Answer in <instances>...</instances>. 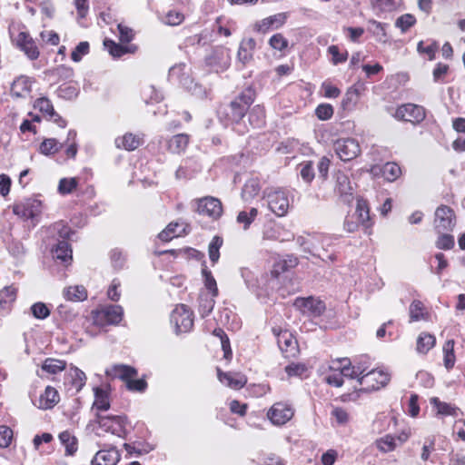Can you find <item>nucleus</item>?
<instances>
[{
    "label": "nucleus",
    "instance_id": "nucleus-1",
    "mask_svg": "<svg viewBox=\"0 0 465 465\" xmlns=\"http://www.w3.org/2000/svg\"><path fill=\"white\" fill-rule=\"evenodd\" d=\"M360 226L363 227L366 234L370 235L371 233L372 223L370 218L369 206L362 198L357 199L355 212L352 214H349L344 221V229L348 232H356Z\"/></svg>",
    "mask_w": 465,
    "mask_h": 465
},
{
    "label": "nucleus",
    "instance_id": "nucleus-2",
    "mask_svg": "<svg viewBox=\"0 0 465 465\" xmlns=\"http://www.w3.org/2000/svg\"><path fill=\"white\" fill-rule=\"evenodd\" d=\"M264 204L278 217H284L290 209L289 193L282 188H267L262 196Z\"/></svg>",
    "mask_w": 465,
    "mask_h": 465
},
{
    "label": "nucleus",
    "instance_id": "nucleus-3",
    "mask_svg": "<svg viewBox=\"0 0 465 465\" xmlns=\"http://www.w3.org/2000/svg\"><path fill=\"white\" fill-rule=\"evenodd\" d=\"M253 101V94L251 90L242 92L229 104V112H227L229 119L238 124Z\"/></svg>",
    "mask_w": 465,
    "mask_h": 465
},
{
    "label": "nucleus",
    "instance_id": "nucleus-4",
    "mask_svg": "<svg viewBox=\"0 0 465 465\" xmlns=\"http://www.w3.org/2000/svg\"><path fill=\"white\" fill-rule=\"evenodd\" d=\"M295 414L293 405L289 401H278L271 406L266 417L275 426H282L289 422Z\"/></svg>",
    "mask_w": 465,
    "mask_h": 465
},
{
    "label": "nucleus",
    "instance_id": "nucleus-5",
    "mask_svg": "<svg viewBox=\"0 0 465 465\" xmlns=\"http://www.w3.org/2000/svg\"><path fill=\"white\" fill-rule=\"evenodd\" d=\"M96 422L105 432H110L119 438H125L126 436L127 422L124 416H103L96 413Z\"/></svg>",
    "mask_w": 465,
    "mask_h": 465
},
{
    "label": "nucleus",
    "instance_id": "nucleus-6",
    "mask_svg": "<svg viewBox=\"0 0 465 465\" xmlns=\"http://www.w3.org/2000/svg\"><path fill=\"white\" fill-rule=\"evenodd\" d=\"M390 380L391 375L389 372L381 369H372L359 377L358 383L365 391H376L386 386Z\"/></svg>",
    "mask_w": 465,
    "mask_h": 465
},
{
    "label": "nucleus",
    "instance_id": "nucleus-7",
    "mask_svg": "<svg viewBox=\"0 0 465 465\" xmlns=\"http://www.w3.org/2000/svg\"><path fill=\"white\" fill-rule=\"evenodd\" d=\"M124 311L119 305H108L93 312L94 324L105 326L109 324L116 325L123 319Z\"/></svg>",
    "mask_w": 465,
    "mask_h": 465
},
{
    "label": "nucleus",
    "instance_id": "nucleus-8",
    "mask_svg": "<svg viewBox=\"0 0 465 465\" xmlns=\"http://www.w3.org/2000/svg\"><path fill=\"white\" fill-rule=\"evenodd\" d=\"M171 323L176 333L188 332L193 326V314L185 305H177L172 312Z\"/></svg>",
    "mask_w": 465,
    "mask_h": 465
},
{
    "label": "nucleus",
    "instance_id": "nucleus-9",
    "mask_svg": "<svg viewBox=\"0 0 465 465\" xmlns=\"http://www.w3.org/2000/svg\"><path fill=\"white\" fill-rule=\"evenodd\" d=\"M337 156L344 162L356 158L361 153L359 142L354 138H340L333 143Z\"/></svg>",
    "mask_w": 465,
    "mask_h": 465
},
{
    "label": "nucleus",
    "instance_id": "nucleus-10",
    "mask_svg": "<svg viewBox=\"0 0 465 465\" xmlns=\"http://www.w3.org/2000/svg\"><path fill=\"white\" fill-rule=\"evenodd\" d=\"M392 116L399 121L419 124L425 118V110L422 106L414 104H405L397 107Z\"/></svg>",
    "mask_w": 465,
    "mask_h": 465
},
{
    "label": "nucleus",
    "instance_id": "nucleus-11",
    "mask_svg": "<svg viewBox=\"0 0 465 465\" xmlns=\"http://www.w3.org/2000/svg\"><path fill=\"white\" fill-rule=\"evenodd\" d=\"M288 17L289 14L285 12L267 16L261 20H257L252 25V30L253 32L262 35H265L272 30H278L285 25Z\"/></svg>",
    "mask_w": 465,
    "mask_h": 465
},
{
    "label": "nucleus",
    "instance_id": "nucleus-12",
    "mask_svg": "<svg viewBox=\"0 0 465 465\" xmlns=\"http://www.w3.org/2000/svg\"><path fill=\"white\" fill-rule=\"evenodd\" d=\"M231 56L228 49L224 47H217L206 56L205 64L210 70L216 73L223 72L230 66Z\"/></svg>",
    "mask_w": 465,
    "mask_h": 465
},
{
    "label": "nucleus",
    "instance_id": "nucleus-13",
    "mask_svg": "<svg viewBox=\"0 0 465 465\" xmlns=\"http://www.w3.org/2000/svg\"><path fill=\"white\" fill-rule=\"evenodd\" d=\"M349 364V359L342 358L332 361L329 366L330 372L324 377V381L334 387H341L343 383V378H350V374L345 373L346 364Z\"/></svg>",
    "mask_w": 465,
    "mask_h": 465
},
{
    "label": "nucleus",
    "instance_id": "nucleus-14",
    "mask_svg": "<svg viewBox=\"0 0 465 465\" xmlns=\"http://www.w3.org/2000/svg\"><path fill=\"white\" fill-rule=\"evenodd\" d=\"M13 41L16 46L25 53L30 60H36L39 57V50L31 35L25 32H18L16 35L12 34Z\"/></svg>",
    "mask_w": 465,
    "mask_h": 465
},
{
    "label": "nucleus",
    "instance_id": "nucleus-15",
    "mask_svg": "<svg viewBox=\"0 0 465 465\" xmlns=\"http://www.w3.org/2000/svg\"><path fill=\"white\" fill-rule=\"evenodd\" d=\"M455 226V215L453 211L445 205L437 208L435 212L434 227L439 232H449Z\"/></svg>",
    "mask_w": 465,
    "mask_h": 465
},
{
    "label": "nucleus",
    "instance_id": "nucleus-16",
    "mask_svg": "<svg viewBox=\"0 0 465 465\" xmlns=\"http://www.w3.org/2000/svg\"><path fill=\"white\" fill-rule=\"evenodd\" d=\"M294 306L303 314L310 316H320L325 311L324 302L313 297L297 298Z\"/></svg>",
    "mask_w": 465,
    "mask_h": 465
},
{
    "label": "nucleus",
    "instance_id": "nucleus-17",
    "mask_svg": "<svg viewBox=\"0 0 465 465\" xmlns=\"http://www.w3.org/2000/svg\"><path fill=\"white\" fill-rule=\"evenodd\" d=\"M197 211L200 214L207 215L216 220L222 216L223 205L219 199L207 196L198 201Z\"/></svg>",
    "mask_w": 465,
    "mask_h": 465
},
{
    "label": "nucleus",
    "instance_id": "nucleus-18",
    "mask_svg": "<svg viewBox=\"0 0 465 465\" xmlns=\"http://www.w3.org/2000/svg\"><path fill=\"white\" fill-rule=\"evenodd\" d=\"M186 65L184 64H175L169 70V78L171 81L178 82L184 88L196 93V89L200 88L197 84H193V79L185 72Z\"/></svg>",
    "mask_w": 465,
    "mask_h": 465
},
{
    "label": "nucleus",
    "instance_id": "nucleus-19",
    "mask_svg": "<svg viewBox=\"0 0 465 465\" xmlns=\"http://www.w3.org/2000/svg\"><path fill=\"white\" fill-rule=\"evenodd\" d=\"M35 108L38 109L45 114L48 120L55 123L59 127L64 128L66 126V121L63 119L54 109L51 101L46 97L38 98L35 102Z\"/></svg>",
    "mask_w": 465,
    "mask_h": 465
},
{
    "label": "nucleus",
    "instance_id": "nucleus-20",
    "mask_svg": "<svg viewBox=\"0 0 465 465\" xmlns=\"http://www.w3.org/2000/svg\"><path fill=\"white\" fill-rule=\"evenodd\" d=\"M275 336H277V343L280 350L286 354V357L294 356L297 351V341L293 336L287 331H277L272 329Z\"/></svg>",
    "mask_w": 465,
    "mask_h": 465
},
{
    "label": "nucleus",
    "instance_id": "nucleus-21",
    "mask_svg": "<svg viewBox=\"0 0 465 465\" xmlns=\"http://www.w3.org/2000/svg\"><path fill=\"white\" fill-rule=\"evenodd\" d=\"M217 376L223 384L233 390H240L247 383L246 376L241 372H223L218 369Z\"/></svg>",
    "mask_w": 465,
    "mask_h": 465
},
{
    "label": "nucleus",
    "instance_id": "nucleus-22",
    "mask_svg": "<svg viewBox=\"0 0 465 465\" xmlns=\"http://www.w3.org/2000/svg\"><path fill=\"white\" fill-rule=\"evenodd\" d=\"M120 458L121 455L116 448L101 450L94 455L92 465H116Z\"/></svg>",
    "mask_w": 465,
    "mask_h": 465
},
{
    "label": "nucleus",
    "instance_id": "nucleus-23",
    "mask_svg": "<svg viewBox=\"0 0 465 465\" xmlns=\"http://www.w3.org/2000/svg\"><path fill=\"white\" fill-rule=\"evenodd\" d=\"M255 48L256 41L253 38L242 39L237 52L238 62L242 64V65L249 64L253 59Z\"/></svg>",
    "mask_w": 465,
    "mask_h": 465
},
{
    "label": "nucleus",
    "instance_id": "nucleus-24",
    "mask_svg": "<svg viewBox=\"0 0 465 465\" xmlns=\"http://www.w3.org/2000/svg\"><path fill=\"white\" fill-rule=\"evenodd\" d=\"M262 238L265 240L288 241L293 238L290 232H286L280 224L270 223L266 225L262 232Z\"/></svg>",
    "mask_w": 465,
    "mask_h": 465
},
{
    "label": "nucleus",
    "instance_id": "nucleus-25",
    "mask_svg": "<svg viewBox=\"0 0 465 465\" xmlns=\"http://www.w3.org/2000/svg\"><path fill=\"white\" fill-rule=\"evenodd\" d=\"M105 374L112 379H120L127 382L130 378H134L137 375V371L131 366L116 364L108 368L105 371Z\"/></svg>",
    "mask_w": 465,
    "mask_h": 465
},
{
    "label": "nucleus",
    "instance_id": "nucleus-26",
    "mask_svg": "<svg viewBox=\"0 0 465 465\" xmlns=\"http://www.w3.org/2000/svg\"><path fill=\"white\" fill-rule=\"evenodd\" d=\"M58 401L59 394L57 391L54 387L47 386L35 404L39 409L48 410L52 409Z\"/></svg>",
    "mask_w": 465,
    "mask_h": 465
},
{
    "label": "nucleus",
    "instance_id": "nucleus-27",
    "mask_svg": "<svg viewBox=\"0 0 465 465\" xmlns=\"http://www.w3.org/2000/svg\"><path fill=\"white\" fill-rule=\"evenodd\" d=\"M189 141L190 137L186 134H175L167 140V150L172 153L181 154L185 152Z\"/></svg>",
    "mask_w": 465,
    "mask_h": 465
},
{
    "label": "nucleus",
    "instance_id": "nucleus-28",
    "mask_svg": "<svg viewBox=\"0 0 465 465\" xmlns=\"http://www.w3.org/2000/svg\"><path fill=\"white\" fill-rule=\"evenodd\" d=\"M345 373L350 374L351 379H357L364 375L370 370V362L367 357H362L359 361H355L353 364L349 361L346 364Z\"/></svg>",
    "mask_w": 465,
    "mask_h": 465
},
{
    "label": "nucleus",
    "instance_id": "nucleus-29",
    "mask_svg": "<svg viewBox=\"0 0 465 465\" xmlns=\"http://www.w3.org/2000/svg\"><path fill=\"white\" fill-rule=\"evenodd\" d=\"M32 88V80L27 76L17 77L11 87V93L15 97H26L29 95Z\"/></svg>",
    "mask_w": 465,
    "mask_h": 465
},
{
    "label": "nucleus",
    "instance_id": "nucleus-30",
    "mask_svg": "<svg viewBox=\"0 0 465 465\" xmlns=\"http://www.w3.org/2000/svg\"><path fill=\"white\" fill-rule=\"evenodd\" d=\"M39 203L36 201L34 202H25L22 203H17L14 206V213L25 219H33L39 213Z\"/></svg>",
    "mask_w": 465,
    "mask_h": 465
},
{
    "label": "nucleus",
    "instance_id": "nucleus-31",
    "mask_svg": "<svg viewBox=\"0 0 465 465\" xmlns=\"http://www.w3.org/2000/svg\"><path fill=\"white\" fill-rule=\"evenodd\" d=\"M115 146L119 149L127 151H134L138 148L142 143V138L131 133H127L123 136L115 139Z\"/></svg>",
    "mask_w": 465,
    "mask_h": 465
},
{
    "label": "nucleus",
    "instance_id": "nucleus-32",
    "mask_svg": "<svg viewBox=\"0 0 465 465\" xmlns=\"http://www.w3.org/2000/svg\"><path fill=\"white\" fill-rule=\"evenodd\" d=\"M53 257L64 264L72 261V249L66 241H60L53 250Z\"/></svg>",
    "mask_w": 465,
    "mask_h": 465
},
{
    "label": "nucleus",
    "instance_id": "nucleus-33",
    "mask_svg": "<svg viewBox=\"0 0 465 465\" xmlns=\"http://www.w3.org/2000/svg\"><path fill=\"white\" fill-rule=\"evenodd\" d=\"M430 402L436 410L438 415L457 417L459 414V408L450 403L441 401L437 397L431 398Z\"/></svg>",
    "mask_w": 465,
    "mask_h": 465
},
{
    "label": "nucleus",
    "instance_id": "nucleus-34",
    "mask_svg": "<svg viewBox=\"0 0 465 465\" xmlns=\"http://www.w3.org/2000/svg\"><path fill=\"white\" fill-rule=\"evenodd\" d=\"M436 344V338L429 332H421L417 339L416 351L420 354H427Z\"/></svg>",
    "mask_w": 465,
    "mask_h": 465
},
{
    "label": "nucleus",
    "instance_id": "nucleus-35",
    "mask_svg": "<svg viewBox=\"0 0 465 465\" xmlns=\"http://www.w3.org/2000/svg\"><path fill=\"white\" fill-rule=\"evenodd\" d=\"M94 401L93 409L97 411H104L110 408L109 393L103 388H94Z\"/></svg>",
    "mask_w": 465,
    "mask_h": 465
},
{
    "label": "nucleus",
    "instance_id": "nucleus-36",
    "mask_svg": "<svg viewBox=\"0 0 465 465\" xmlns=\"http://www.w3.org/2000/svg\"><path fill=\"white\" fill-rule=\"evenodd\" d=\"M261 190L260 181L257 178H251L247 180L242 190V198L244 202L252 201L258 195Z\"/></svg>",
    "mask_w": 465,
    "mask_h": 465
},
{
    "label": "nucleus",
    "instance_id": "nucleus-37",
    "mask_svg": "<svg viewBox=\"0 0 465 465\" xmlns=\"http://www.w3.org/2000/svg\"><path fill=\"white\" fill-rule=\"evenodd\" d=\"M184 232V225L179 223H171L163 230L158 237L163 242H169L175 237L181 236Z\"/></svg>",
    "mask_w": 465,
    "mask_h": 465
},
{
    "label": "nucleus",
    "instance_id": "nucleus-38",
    "mask_svg": "<svg viewBox=\"0 0 465 465\" xmlns=\"http://www.w3.org/2000/svg\"><path fill=\"white\" fill-rule=\"evenodd\" d=\"M64 297L71 302H82L87 298V291L83 285H74L65 288Z\"/></svg>",
    "mask_w": 465,
    "mask_h": 465
},
{
    "label": "nucleus",
    "instance_id": "nucleus-39",
    "mask_svg": "<svg viewBox=\"0 0 465 465\" xmlns=\"http://www.w3.org/2000/svg\"><path fill=\"white\" fill-rule=\"evenodd\" d=\"M335 190L341 194V195H351L352 193V186L350 181L349 176L342 173L338 172L335 174Z\"/></svg>",
    "mask_w": 465,
    "mask_h": 465
},
{
    "label": "nucleus",
    "instance_id": "nucleus-40",
    "mask_svg": "<svg viewBox=\"0 0 465 465\" xmlns=\"http://www.w3.org/2000/svg\"><path fill=\"white\" fill-rule=\"evenodd\" d=\"M454 345H455L454 340H448L442 347L443 363H444V367L448 371L451 370L454 367L455 362H456Z\"/></svg>",
    "mask_w": 465,
    "mask_h": 465
},
{
    "label": "nucleus",
    "instance_id": "nucleus-41",
    "mask_svg": "<svg viewBox=\"0 0 465 465\" xmlns=\"http://www.w3.org/2000/svg\"><path fill=\"white\" fill-rule=\"evenodd\" d=\"M16 288L13 285L5 286L0 291V311L9 309L11 304L15 301Z\"/></svg>",
    "mask_w": 465,
    "mask_h": 465
},
{
    "label": "nucleus",
    "instance_id": "nucleus-42",
    "mask_svg": "<svg viewBox=\"0 0 465 465\" xmlns=\"http://www.w3.org/2000/svg\"><path fill=\"white\" fill-rule=\"evenodd\" d=\"M59 440L65 448L66 455H74L77 450V440L68 430H64L59 434Z\"/></svg>",
    "mask_w": 465,
    "mask_h": 465
},
{
    "label": "nucleus",
    "instance_id": "nucleus-43",
    "mask_svg": "<svg viewBox=\"0 0 465 465\" xmlns=\"http://www.w3.org/2000/svg\"><path fill=\"white\" fill-rule=\"evenodd\" d=\"M368 25H369L367 30L372 34V35L376 38L378 42H387V34L384 24H381L375 20H370L368 22Z\"/></svg>",
    "mask_w": 465,
    "mask_h": 465
},
{
    "label": "nucleus",
    "instance_id": "nucleus-44",
    "mask_svg": "<svg viewBox=\"0 0 465 465\" xmlns=\"http://www.w3.org/2000/svg\"><path fill=\"white\" fill-rule=\"evenodd\" d=\"M62 147L63 143H59L56 139L47 138L41 143L39 152L44 155L49 156L56 153Z\"/></svg>",
    "mask_w": 465,
    "mask_h": 465
},
{
    "label": "nucleus",
    "instance_id": "nucleus-45",
    "mask_svg": "<svg viewBox=\"0 0 465 465\" xmlns=\"http://www.w3.org/2000/svg\"><path fill=\"white\" fill-rule=\"evenodd\" d=\"M265 113L263 107L255 105L249 113L248 119L252 127L260 128L264 124Z\"/></svg>",
    "mask_w": 465,
    "mask_h": 465
},
{
    "label": "nucleus",
    "instance_id": "nucleus-46",
    "mask_svg": "<svg viewBox=\"0 0 465 465\" xmlns=\"http://www.w3.org/2000/svg\"><path fill=\"white\" fill-rule=\"evenodd\" d=\"M258 215V209L252 207L249 211H242L238 213L236 221L239 224H242L243 230L249 229L252 223Z\"/></svg>",
    "mask_w": 465,
    "mask_h": 465
},
{
    "label": "nucleus",
    "instance_id": "nucleus-47",
    "mask_svg": "<svg viewBox=\"0 0 465 465\" xmlns=\"http://www.w3.org/2000/svg\"><path fill=\"white\" fill-rule=\"evenodd\" d=\"M375 445L378 450L382 452H390L396 449L398 443L396 438L391 434H387L375 441Z\"/></svg>",
    "mask_w": 465,
    "mask_h": 465
},
{
    "label": "nucleus",
    "instance_id": "nucleus-48",
    "mask_svg": "<svg viewBox=\"0 0 465 465\" xmlns=\"http://www.w3.org/2000/svg\"><path fill=\"white\" fill-rule=\"evenodd\" d=\"M65 367V361L58 359L48 358L44 361L42 370L51 374H56L64 371Z\"/></svg>",
    "mask_w": 465,
    "mask_h": 465
},
{
    "label": "nucleus",
    "instance_id": "nucleus-49",
    "mask_svg": "<svg viewBox=\"0 0 465 465\" xmlns=\"http://www.w3.org/2000/svg\"><path fill=\"white\" fill-rule=\"evenodd\" d=\"M382 176L389 182H393L401 174V167L396 163H386L381 169Z\"/></svg>",
    "mask_w": 465,
    "mask_h": 465
},
{
    "label": "nucleus",
    "instance_id": "nucleus-50",
    "mask_svg": "<svg viewBox=\"0 0 465 465\" xmlns=\"http://www.w3.org/2000/svg\"><path fill=\"white\" fill-rule=\"evenodd\" d=\"M65 146V154L69 158H74L77 154L78 146L76 143V132L74 130H69L67 138L63 146Z\"/></svg>",
    "mask_w": 465,
    "mask_h": 465
},
{
    "label": "nucleus",
    "instance_id": "nucleus-51",
    "mask_svg": "<svg viewBox=\"0 0 465 465\" xmlns=\"http://www.w3.org/2000/svg\"><path fill=\"white\" fill-rule=\"evenodd\" d=\"M399 5V0H371V5L377 14L391 12Z\"/></svg>",
    "mask_w": 465,
    "mask_h": 465
},
{
    "label": "nucleus",
    "instance_id": "nucleus-52",
    "mask_svg": "<svg viewBox=\"0 0 465 465\" xmlns=\"http://www.w3.org/2000/svg\"><path fill=\"white\" fill-rule=\"evenodd\" d=\"M327 52L331 55V64L334 65L342 64L348 59V52L346 50L341 52L339 46L337 45H330L327 49Z\"/></svg>",
    "mask_w": 465,
    "mask_h": 465
},
{
    "label": "nucleus",
    "instance_id": "nucleus-53",
    "mask_svg": "<svg viewBox=\"0 0 465 465\" xmlns=\"http://www.w3.org/2000/svg\"><path fill=\"white\" fill-rule=\"evenodd\" d=\"M223 245V239L220 236H214L208 246L209 258L213 263L218 262L220 258V249Z\"/></svg>",
    "mask_w": 465,
    "mask_h": 465
},
{
    "label": "nucleus",
    "instance_id": "nucleus-54",
    "mask_svg": "<svg viewBox=\"0 0 465 465\" xmlns=\"http://www.w3.org/2000/svg\"><path fill=\"white\" fill-rule=\"evenodd\" d=\"M204 280V286L210 292L211 296L216 297L218 295V288L215 279L212 272L204 266L202 270Z\"/></svg>",
    "mask_w": 465,
    "mask_h": 465
},
{
    "label": "nucleus",
    "instance_id": "nucleus-55",
    "mask_svg": "<svg viewBox=\"0 0 465 465\" xmlns=\"http://www.w3.org/2000/svg\"><path fill=\"white\" fill-rule=\"evenodd\" d=\"M69 375L72 378L73 385L79 391L85 384L86 376L83 371L76 367H72L69 371Z\"/></svg>",
    "mask_w": 465,
    "mask_h": 465
},
{
    "label": "nucleus",
    "instance_id": "nucleus-56",
    "mask_svg": "<svg viewBox=\"0 0 465 465\" xmlns=\"http://www.w3.org/2000/svg\"><path fill=\"white\" fill-rule=\"evenodd\" d=\"M268 44L273 50L282 52L288 47L289 42L282 34L277 33L270 37Z\"/></svg>",
    "mask_w": 465,
    "mask_h": 465
},
{
    "label": "nucleus",
    "instance_id": "nucleus-57",
    "mask_svg": "<svg viewBox=\"0 0 465 465\" xmlns=\"http://www.w3.org/2000/svg\"><path fill=\"white\" fill-rule=\"evenodd\" d=\"M78 185V179L75 177L63 178L59 181L58 192L64 195L71 193Z\"/></svg>",
    "mask_w": 465,
    "mask_h": 465
},
{
    "label": "nucleus",
    "instance_id": "nucleus-58",
    "mask_svg": "<svg viewBox=\"0 0 465 465\" xmlns=\"http://www.w3.org/2000/svg\"><path fill=\"white\" fill-rule=\"evenodd\" d=\"M214 298L207 294L201 295L199 311L203 317L208 315L213 311L215 304Z\"/></svg>",
    "mask_w": 465,
    "mask_h": 465
},
{
    "label": "nucleus",
    "instance_id": "nucleus-59",
    "mask_svg": "<svg viewBox=\"0 0 465 465\" xmlns=\"http://www.w3.org/2000/svg\"><path fill=\"white\" fill-rule=\"evenodd\" d=\"M299 167L302 179L305 183H310L315 176L312 163L311 161H306L300 163Z\"/></svg>",
    "mask_w": 465,
    "mask_h": 465
},
{
    "label": "nucleus",
    "instance_id": "nucleus-60",
    "mask_svg": "<svg viewBox=\"0 0 465 465\" xmlns=\"http://www.w3.org/2000/svg\"><path fill=\"white\" fill-rule=\"evenodd\" d=\"M104 45L110 54L114 57H121L123 54L128 52L127 47L116 44L112 40H104Z\"/></svg>",
    "mask_w": 465,
    "mask_h": 465
},
{
    "label": "nucleus",
    "instance_id": "nucleus-61",
    "mask_svg": "<svg viewBox=\"0 0 465 465\" xmlns=\"http://www.w3.org/2000/svg\"><path fill=\"white\" fill-rule=\"evenodd\" d=\"M416 23L415 17L411 14H405L400 16L396 22V27L400 28L401 32L408 31Z\"/></svg>",
    "mask_w": 465,
    "mask_h": 465
},
{
    "label": "nucleus",
    "instance_id": "nucleus-62",
    "mask_svg": "<svg viewBox=\"0 0 465 465\" xmlns=\"http://www.w3.org/2000/svg\"><path fill=\"white\" fill-rule=\"evenodd\" d=\"M424 306L420 301H413L410 305V318L411 322H417L423 319Z\"/></svg>",
    "mask_w": 465,
    "mask_h": 465
},
{
    "label": "nucleus",
    "instance_id": "nucleus-63",
    "mask_svg": "<svg viewBox=\"0 0 465 465\" xmlns=\"http://www.w3.org/2000/svg\"><path fill=\"white\" fill-rule=\"evenodd\" d=\"M31 312L35 318L46 319L50 315V309L44 302H35L31 306Z\"/></svg>",
    "mask_w": 465,
    "mask_h": 465
},
{
    "label": "nucleus",
    "instance_id": "nucleus-64",
    "mask_svg": "<svg viewBox=\"0 0 465 465\" xmlns=\"http://www.w3.org/2000/svg\"><path fill=\"white\" fill-rule=\"evenodd\" d=\"M438 46L435 43L425 44L423 41L419 42L417 50L420 54L426 55L429 60H433Z\"/></svg>",
    "mask_w": 465,
    "mask_h": 465
}]
</instances>
